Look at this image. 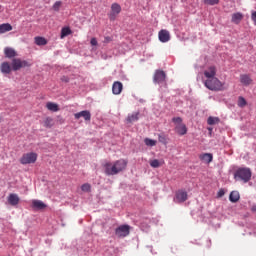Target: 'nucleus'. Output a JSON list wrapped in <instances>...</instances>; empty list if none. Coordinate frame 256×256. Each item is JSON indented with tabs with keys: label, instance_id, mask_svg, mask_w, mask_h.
Listing matches in <instances>:
<instances>
[{
	"label": "nucleus",
	"instance_id": "9b49d317",
	"mask_svg": "<svg viewBox=\"0 0 256 256\" xmlns=\"http://www.w3.org/2000/svg\"><path fill=\"white\" fill-rule=\"evenodd\" d=\"M217 75V68L215 66H209L205 71H204V76L206 79H211Z\"/></svg>",
	"mask_w": 256,
	"mask_h": 256
},
{
	"label": "nucleus",
	"instance_id": "423d86ee",
	"mask_svg": "<svg viewBox=\"0 0 256 256\" xmlns=\"http://www.w3.org/2000/svg\"><path fill=\"white\" fill-rule=\"evenodd\" d=\"M189 198V195L187 194V191L185 190H178L176 191L174 203H185L187 199Z\"/></svg>",
	"mask_w": 256,
	"mask_h": 256
},
{
	"label": "nucleus",
	"instance_id": "0eeeda50",
	"mask_svg": "<svg viewBox=\"0 0 256 256\" xmlns=\"http://www.w3.org/2000/svg\"><path fill=\"white\" fill-rule=\"evenodd\" d=\"M165 79H167V74L163 70H156L153 76L154 83H165Z\"/></svg>",
	"mask_w": 256,
	"mask_h": 256
},
{
	"label": "nucleus",
	"instance_id": "4be33fe9",
	"mask_svg": "<svg viewBox=\"0 0 256 256\" xmlns=\"http://www.w3.org/2000/svg\"><path fill=\"white\" fill-rule=\"evenodd\" d=\"M46 108L48 109V111L57 113V111H59V104L54 103V102H48V103H46Z\"/></svg>",
	"mask_w": 256,
	"mask_h": 256
},
{
	"label": "nucleus",
	"instance_id": "e433bc0d",
	"mask_svg": "<svg viewBox=\"0 0 256 256\" xmlns=\"http://www.w3.org/2000/svg\"><path fill=\"white\" fill-rule=\"evenodd\" d=\"M59 9H61V1H57L53 5V10L54 11H59Z\"/></svg>",
	"mask_w": 256,
	"mask_h": 256
},
{
	"label": "nucleus",
	"instance_id": "7ed1b4c3",
	"mask_svg": "<svg viewBox=\"0 0 256 256\" xmlns=\"http://www.w3.org/2000/svg\"><path fill=\"white\" fill-rule=\"evenodd\" d=\"M205 87L209 89L210 91H222L223 90V84L220 79L217 77L208 78L204 82Z\"/></svg>",
	"mask_w": 256,
	"mask_h": 256
},
{
	"label": "nucleus",
	"instance_id": "f257e3e1",
	"mask_svg": "<svg viewBox=\"0 0 256 256\" xmlns=\"http://www.w3.org/2000/svg\"><path fill=\"white\" fill-rule=\"evenodd\" d=\"M125 169H127L126 161L108 162L104 165V173L109 176L117 175L121 171H125Z\"/></svg>",
	"mask_w": 256,
	"mask_h": 256
},
{
	"label": "nucleus",
	"instance_id": "dca6fc26",
	"mask_svg": "<svg viewBox=\"0 0 256 256\" xmlns=\"http://www.w3.org/2000/svg\"><path fill=\"white\" fill-rule=\"evenodd\" d=\"M4 55L8 59H13V57H17V51H15V49H13V48L6 47L4 49Z\"/></svg>",
	"mask_w": 256,
	"mask_h": 256
},
{
	"label": "nucleus",
	"instance_id": "bb28decb",
	"mask_svg": "<svg viewBox=\"0 0 256 256\" xmlns=\"http://www.w3.org/2000/svg\"><path fill=\"white\" fill-rule=\"evenodd\" d=\"M220 121H221V120L219 119V117H213V116H210V117H208V119H207L208 125H218V123H219Z\"/></svg>",
	"mask_w": 256,
	"mask_h": 256
},
{
	"label": "nucleus",
	"instance_id": "7c9ffc66",
	"mask_svg": "<svg viewBox=\"0 0 256 256\" xmlns=\"http://www.w3.org/2000/svg\"><path fill=\"white\" fill-rule=\"evenodd\" d=\"M144 143H145V145H147V147H155V145H157V140L146 138L144 140Z\"/></svg>",
	"mask_w": 256,
	"mask_h": 256
},
{
	"label": "nucleus",
	"instance_id": "4468645a",
	"mask_svg": "<svg viewBox=\"0 0 256 256\" xmlns=\"http://www.w3.org/2000/svg\"><path fill=\"white\" fill-rule=\"evenodd\" d=\"M0 70H1V73H4L5 75H9V73L13 71V66L11 67V64H9V62H3L0 65Z\"/></svg>",
	"mask_w": 256,
	"mask_h": 256
},
{
	"label": "nucleus",
	"instance_id": "4c0bfd02",
	"mask_svg": "<svg viewBox=\"0 0 256 256\" xmlns=\"http://www.w3.org/2000/svg\"><path fill=\"white\" fill-rule=\"evenodd\" d=\"M111 41H113V38L106 36V37H104L103 43H111Z\"/></svg>",
	"mask_w": 256,
	"mask_h": 256
},
{
	"label": "nucleus",
	"instance_id": "c756f323",
	"mask_svg": "<svg viewBox=\"0 0 256 256\" xmlns=\"http://www.w3.org/2000/svg\"><path fill=\"white\" fill-rule=\"evenodd\" d=\"M238 107H240L241 109H243V107L247 106V100H245V98L243 96L238 97V103H237Z\"/></svg>",
	"mask_w": 256,
	"mask_h": 256
},
{
	"label": "nucleus",
	"instance_id": "c03bdc74",
	"mask_svg": "<svg viewBox=\"0 0 256 256\" xmlns=\"http://www.w3.org/2000/svg\"><path fill=\"white\" fill-rule=\"evenodd\" d=\"M27 163H31V161H23L22 162L23 165H27Z\"/></svg>",
	"mask_w": 256,
	"mask_h": 256
},
{
	"label": "nucleus",
	"instance_id": "79ce46f5",
	"mask_svg": "<svg viewBox=\"0 0 256 256\" xmlns=\"http://www.w3.org/2000/svg\"><path fill=\"white\" fill-rule=\"evenodd\" d=\"M251 19L254 23H256V11L252 12Z\"/></svg>",
	"mask_w": 256,
	"mask_h": 256
},
{
	"label": "nucleus",
	"instance_id": "473e14b6",
	"mask_svg": "<svg viewBox=\"0 0 256 256\" xmlns=\"http://www.w3.org/2000/svg\"><path fill=\"white\" fill-rule=\"evenodd\" d=\"M158 140H159V143H162V145H167L168 143L167 136H165L164 134H160L158 136Z\"/></svg>",
	"mask_w": 256,
	"mask_h": 256
},
{
	"label": "nucleus",
	"instance_id": "a211bd4d",
	"mask_svg": "<svg viewBox=\"0 0 256 256\" xmlns=\"http://www.w3.org/2000/svg\"><path fill=\"white\" fill-rule=\"evenodd\" d=\"M136 121H139V112H133L131 114H128L126 118V123H135Z\"/></svg>",
	"mask_w": 256,
	"mask_h": 256
},
{
	"label": "nucleus",
	"instance_id": "1a4fd4ad",
	"mask_svg": "<svg viewBox=\"0 0 256 256\" xmlns=\"http://www.w3.org/2000/svg\"><path fill=\"white\" fill-rule=\"evenodd\" d=\"M74 117L75 119H81V117H83L85 121H91V112H89V110H83L81 112L75 113Z\"/></svg>",
	"mask_w": 256,
	"mask_h": 256
},
{
	"label": "nucleus",
	"instance_id": "a878e982",
	"mask_svg": "<svg viewBox=\"0 0 256 256\" xmlns=\"http://www.w3.org/2000/svg\"><path fill=\"white\" fill-rule=\"evenodd\" d=\"M35 43L38 46H43V45H47V39L41 37V36H37L34 38Z\"/></svg>",
	"mask_w": 256,
	"mask_h": 256
},
{
	"label": "nucleus",
	"instance_id": "f8f14e48",
	"mask_svg": "<svg viewBox=\"0 0 256 256\" xmlns=\"http://www.w3.org/2000/svg\"><path fill=\"white\" fill-rule=\"evenodd\" d=\"M47 208V204H44L41 200H32V209L35 211H42Z\"/></svg>",
	"mask_w": 256,
	"mask_h": 256
},
{
	"label": "nucleus",
	"instance_id": "2f4dec72",
	"mask_svg": "<svg viewBox=\"0 0 256 256\" xmlns=\"http://www.w3.org/2000/svg\"><path fill=\"white\" fill-rule=\"evenodd\" d=\"M162 166H163V162H161V161H151L150 162V167H153V169H157Z\"/></svg>",
	"mask_w": 256,
	"mask_h": 256
},
{
	"label": "nucleus",
	"instance_id": "c9c22d12",
	"mask_svg": "<svg viewBox=\"0 0 256 256\" xmlns=\"http://www.w3.org/2000/svg\"><path fill=\"white\" fill-rule=\"evenodd\" d=\"M205 5H218L219 0H204Z\"/></svg>",
	"mask_w": 256,
	"mask_h": 256
},
{
	"label": "nucleus",
	"instance_id": "393cba45",
	"mask_svg": "<svg viewBox=\"0 0 256 256\" xmlns=\"http://www.w3.org/2000/svg\"><path fill=\"white\" fill-rule=\"evenodd\" d=\"M71 33H72L71 28L69 27L62 28L60 39H65V37L71 35Z\"/></svg>",
	"mask_w": 256,
	"mask_h": 256
},
{
	"label": "nucleus",
	"instance_id": "58836bf2",
	"mask_svg": "<svg viewBox=\"0 0 256 256\" xmlns=\"http://www.w3.org/2000/svg\"><path fill=\"white\" fill-rule=\"evenodd\" d=\"M90 44L94 47L97 46L98 45L97 38H92L90 41Z\"/></svg>",
	"mask_w": 256,
	"mask_h": 256
},
{
	"label": "nucleus",
	"instance_id": "5701e85b",
	"mask_svg": "<svg viewBox=\"0 0 256 256\" xmlns=\"http://www.w3.org/2000/svg\"><path fill=\"white\" fill-rule=\"evenodd\" d=\"M9 31H13V26L9 23H4L0 25V34L7 33Z\"/></svg>",
	"mask_w": 256,
	"mask_h": 256
},
{
	"label": "nucleus",
	"instance_id": "ddd939ff",
	"mask_svg": "<svg viewBox=\"0 0 256 256\" xmlns=\"http://www.w3.org/2000/svg\"><path fill=\"white\" fill-rule=\"evenodd\" d=\"M158 37H159V41H161V43H167V41H169L171 39V35L169 34V31H167V30H161L158 33Z\"/></svg>",
	"mask_w": 256,
	"mask_h": 256
},
{
	"label": "nucleus",
	"instance_id": "f03ea898",
	"mask_svg": "<svg viewBox=\"0 0 256 256\" xmlns=\"http://www.w3.org/2000/svg\"><path fill=\"white\" fill-rule=\"evenodd\" d=\"M253 173L250 168L240 167L234 172L235 181H243L244 183H249L251 181Z\"/></svg>",
	"mask_w": 256,
	"mask_h": 256
},
{
	"label": "nucleus",
	"instance_id": "aec40b11",
	"mask_svg": "<svg viewBox=\"0 0 256 256\" xmlns=\"http://www.w3.org/2000/svg\"><path fill=\"white\" fill-rule=\"evenodd\" d=\"M240 82L242 83V85H251V83H253V80L251 79V76L247 75V74H242L240 75Z\"/></svg>",
	"mask_w": 256,
	"mask_h": 256
},
{
	"label": "nucleus",
	"instance_id": "a19ab883",
	"mask_svg": "<svg viewBox=\"0 0 256 256\" xmlns=\"http://www.w3.org/2000/svg\"><path fill=\"white\" fill-rule=\"evenodd\" d=\"M61 81H63L64 83H69V77H67V76H62V77H61Z\"/></svg>",
	"mask_w": 256,
	"mask_h": 256
},
{
	"label": "nucleus",
	"instance_id": "9d476101",
	"mask_svg": "<svg viewBox=\"0 0 256 256\" xmlns=\"http://www.w3.org/2000/svg\"><path fill=\"white\" fill-rule=\"evenodd\" d=\"M123 91V83L120 81H115L112 85V93L113 95H121Z\"/></svg>",
	"mask_w": 256,
	"mask_h": 256
},
{
	"label": "nucleus",
	"instance_id": "412c9836",
	"mask_svg": "<svg viewBox=\"0 0 256 256\" xmlns=\"http://www.w3.org/2000/svg\"><path fill=\"white\" fill-rule=\"evenodd\" d=\"M241 199V195L239 194V191H232L229 195V201L231 203H237Z\"/></svg>",
	"mask_w": 256,
	"mask_h": 256
},
{
	"label": "nucleus",
	"instance_id": "6e6552de",
	"mask_svg": "<svg viewBox=\"0 0 256 256\" xmlns=\"http://www.w3.org/2000/svg\"><path fill=\"white\" fill-rule=\"evenodd\" d=\"M111 13L109 15V19L110 21H115L117 15H119V13H121V5H119L118 3H113L111 5Z\"/></svg>",
	"mask_w": 256,
	"mask_h": 256
},
{
	"label": "nucleus",
	"instance_id": "ea45409f",
	"mask_svg": "<svg viewBox=\"0 0 256 256\" xmlns=\"http://www.w3.org/2000/svg\"><path fill=\"white\" fill-rule=\"evenodd\" d=\"M225 195V190L224 189H220L217 193V197H223Z\"/></svg>",
	"mask_w": 256,
	"mask_h": 256
},
{
	"label": "nucleus",
	"instance_id": "f3484780",
	"mask_svg": "<svg viewBox=\"0 0 256 256\" xmlns=\"http://www.w3.org/2000/svg\"><path fill=\"white\" fill-rule=\"evenodd\" d=\"M21 161H37V153L30 152L22 156Z\"/></svg>",
	"mask_w": 256,
	"mask_h": 256
},
{
	"label": "nucleus",
	"instance_id": "c85d7f7f",
	"mask_svg": "<svg viewBox=\"0 0 256 256\" xmlns=\"http://www.w3.org/2000/svg\"><path fill=\"white\" fill-rule=\"evenodd\" d=\"M201 161H213V154L211 153H204L199 157Z\"/></svg>",
	"mask_w": 256,
	"mask_h": 256
},
{
	"label": "nucleus",
	"instance_id": "39448f33",
	"mask_svg": "<svg viewBox=\"0 0 256 256\" xmlns=\"http://www.w3.org/2000/svg\"><path fill=\"white\" fill-rule=\"evenodd\" d=\"M131 231V226L130 225H121L118 228L115 229V235L116 237L123 238L127 237Z\"/></svg>",
	"mask_w": 256,
	"mask_h": 256
},
{
	"label": "nucleus",
	"instance_id": "cd10ccee",
	"mask_svg": "<svg viewBox=\"0 0 256 256\" xmlns=\"http://www.w3.org/2000/svg\"><path fill=\"white\" fill-rule=\"evenodd\" d=\"M54 122H53V118L51 117H47L44 120V127H46V129H51V127H53Z\"/></svg>",
	"mask_w": 256,
	"mask_h": 256
},
{
	"label": "nucleus",
	"instance_id": "f704fd0d",
	"mask_svg": "<svg viewBox=\"0 0 256 256\" xmlns=\"http://www.w3.org/2000/svg\"><path fill=\"white\" fill-rule=\"evenodd\" d=\"M172 121L175 125H183V119L181 117H174Z\"/></svg>",
	"mask_w": 256,
	"mask_h": 256
},
{
	"label": "nucleus",
	"instance_id": "2eb2a0df",
	"mask_svg": "<svg viewBox=\"0 0 256 256\" xmlns=\"http://www.w3.org/2000/svg\"><path fill=\"white\" fill-rule=\"evenodd\" d=\"M19 195L17 194H9L8 196V203L9 205H12V207H15V205H19Z\"/></svg>",
	"mask_w": 256,
	"mask_h": 256
},
{
	"label": "nucleus",
	"instance_id": "b1692460",
	"mask_svg": "<svg viewBox=\"0 0 256 256\" xmlns=\"http://www.w3.org/2000/svg\"><path fill=\"white\" fill-rule=\"evenodd\" d=\"M242 20H243V14L237 12L232 15V23L239 25V23H241Z\"/></svg>",
	"mask_w": 256,
	"mask_h": 256
},
{
	"label": "nucleus",
	"instance_id": "6ab92c4d",
	"mask_svg": "<svg viewBox=\"0 0 256 256\" xmlns=\"http://www.w3.org/2000/svg\"><path fill=\"white\" fill-rule=\"evenodd\" d=\"M175 132L178 135H187V126L185 124L176 125Z\"/></svg>",
	"mask_w": 256,
	"mask_h": 256
},
{
	"label": "nucleus",
	"instance_id": "a18cd8bd",
	"mask_svg": "<svg viewBox=\"0 0 256 256\" xmlns=\"http://www.w3.org/2000/svg\"><path fill=\"white\" fill-rule=\"evenodd\" d=\"M2 9H3V6L0 5V11H3Z\"/></svg>",
	"mask_w": 256,
	"mask_h": 256
},
{
	"label": "nucleus",
	"instance_id": "20e7f679",
	"mask_svg": "<svg viewBox=\"0 0 256 256\" xmlns=\"http://www.w3.org/2000/svg\"><path fill=\"white\" fill-rule=\"evenodd\" d=\"M12 71H19L20 69H25V67H31L33 65L30 61L22 60L21 58L12 59Z\"/></svg>",
	"mask_w": 256,
	"mask_h": 256
},
{
	"label": "nucleus",
	"instance_id": "37998d69",
	"mask_svg": "<svg viewBox=\"0 0 256 256\" xmlns=\"http://www.w3.org/2000/svg\"><path fill=\"white\" fill-rule=\"evenodd\" d=\"M251 211H252V213H256V204L252 205Z\"/></svg>",
	"mask_w": 256,
	"mask_h": 256
},
{
	"label": "nucleus",
	"instance_id": "72a5a7b5",
	"mask_svg": "<svg viewBox=\"0 0 256 256\" xmlns=\"http://www.w3.org/2000/svg\"><path fill=\"white\" fill-rule=\"evenodd\" d=\"M81 190L84 191L85 193H89V191H91V185L88 183L83 184L81 186Z\"/></svg>",
	"mask_w": 256,
	"mask_h": 256
}]
</instances>
